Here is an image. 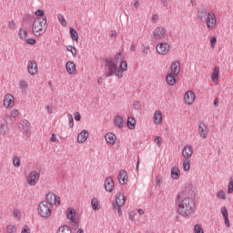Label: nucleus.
<instances>
[{"mask_svg":"<svg viewBox=\"0 0 233 233\" xmlns=\"http://www.w3.org/2000/svg\"><path fill=\"white\" fill-rule=\"evenodd\" d=\"M44 203H48L51 208L54 205L59 207V205H61V198L56 196L54 193H48L46 197V200H44Z\"/></svg>","mask_w":233,"mask_h":233,"instance_id":"obj_8","label":"nucleus"},{"mask_svg":"<svg viewBox=\"0 0 233 233\" xmlns=\"http://www.w3.org/2000/svg\"><path fill=\"white\" fill-rule=\"evenodd\" d=\"M23 127H25V129L24 130L25 132H28V130H30V123L24 122Z\"/></svg>","mask_w":233,"mask_h":233,"instance_id":"obj_56","label":"nucleus"},{"mask_svg":"<svg viewBox=\"0 0 233 233\" xmlns=\"http://www.w3.org/2000/svg\"><path fill=\"white\" fill-rule=\"evenodd\" d=\"M198 135L202 139L208 137V126L205 122L198 123Z\"/></svg>","mask_w":233,"mask_h":233,"instance_id":"obj_13","label":"nucleus"},{"mask_svg":"<svg viewBox=\"0 0 233 233\" xmlns=\"http://www.w3.org/2000/svg\"><path fill=\"white\" fill-rule=\"evenodd\" d=\"M209 41H210L211 48H215L216 43H218V38H216V36L212 35V36H210Z\"/></svg>","mask_w":233,"mask_h":233,"instance_id":"obj_42","label":"nucleus"},{"mask_svg":"<svg viewBox=\"0 0 233 233\" xmlns=\"http://www.w3.org/2000/svg\"><path fill=\"white\" fill-rule=\"evenodd\" d=\"M74 116L76 121H81V114H79V112H75Z\"/></svg>","mask_w":233,"mask_h":233,"instance_id":"obj_55","label":"nucleus"},{"mask_svg":"<svg viewBox=\"0 0 233 233\" xmlns=\"http://www.w3.org/2000/svg\"><path fill=\"white\" fill-rule=\"evenodd\" d=\"M26 45H35L36 41L34 38H27L25 40Z\"/></svg>","mask_w":233,"mask_h":233,"instance_id":"obj_52","label":"nucleus"},{"mask_svg":"<svg viewBox=\"0 0 233 233\" xmlns=\"http://www.w3.org/2000/svg\"><path fill=\"white\" fill-rule=\"evenodd\" d=\"M27 72L29 74V76H37L38 72H39V68L37 66V62H35V60H30L27 62Z\"/></svg>","mask_w":233,"mask_h":233,"instance_id":"obj_10","label":"nucleus"},{"mask_svg":"<svg viewBox=\"0 0 233 233\" xmlns=\"http://www.w3.org/2000/svg\"><path fill=\"white\" fill-rule=\"evenodd\" d=\"M69 34L73 41H77L79 39V35L77 34V31L74 29V27H70Z\"/></svg>","mask_w":233,"mask_h":233,"instance_id":"obj_32","label":"nucleus"},{"mask_svg":"<svg viewBox=\"0 0 233 233\" xmlns=\"http://www.w3.org/2000/svg\"><path fill=\"white\" fill-rule=\"evenodd\" d=\"M130 51L131 52H136V45L135 44H132L131 46H130Z\"/></svg>","mask_w":233,"mask_h":233,"instance_id":"obj_60","label":"nucleus"},{"mask_svg":"<svg viewBox=\"0 0 233 233\" xmlns=\"http://www.w3.org/2000/svg\"><path fill=\"white\" fill-rule=\"evenodd\" d=\"M198 17L200 21H205L206 26L208 30H214L218 20L216 19V13L208 11L205 8L198 11Z\"/></svg>","mask_w":233,"mask_h":233,"instance_id":"obj_3","label":"nucleus"},{"mask_svg":"<svg viewBox=\"0 0 233 233\" xmlns=\"http://www.w3.org/2000/svg\"><path fill=\"white\" fill-rule=\"evenodd\" d=\"M88 130L83 129L80 133L77 135V143L80 145H83V143H86V139H88Z\"/></svg>","mask_w":233,"mask_h":233,"instance_id":"obj_19","label":"nucleus"},{"mask_svg":"<svg viewBox=\"0 0 233 233\" xmlns=\"http://www.w3.org/2000/svg\"><path fill=\"white\" fill-rule=\"evenodd\" d=\"M179 72H181V64L179 63V61L173 62L170 66V74L179 76Z\"/></svg>","mask_w":233,"mask_h":233,"instance_id":"obj_22","label":"nucleus"},{"mask_svg":"<svg viewBox=\"0 0 233 233\" xmlns=\"http://www.w3.org/2000/svg\"><path fill=\"white\" fill-rule=\"evenodd\" d=\"M66 70L69 76H76L77 74V67L74 61H67L66 63Z\"/></svg>","mask_w":233,"mask_h":233,"instance_id":"obj_14","label":"nucleus"},{"mask_svg":"<svg viewBox=\"0 0 233 233\" xmlns=\"http://www.w3.org/2000/svg\"><path fill=\"white\" fill-rule=\"evenodd\" d=\"M104 187L106 192H112V190H114V179H112V177L106 178Z\"/></svg>","mask_w":233,"mask_h":233,"instance_id":"obj_24","label":"nucleus"},{"mask_svg":"<svg viewBox=\"0 0 233 233\" xmlns=\"http://www.w3.org/2000/svg\"><path fill=\"white\" fill-rule=\"evenodd\" d=\"M176 77H177V76L174 75V73H168L166 76V83L169 85V86H174L177 83Z\"/></svg>","mask_w":233,"mask_h":233,"instance_id":"obj_26","label":"nucleus"},{"mask_svg":"<svg viewBox=\"0 0 233 233\" xmlns=\"http://www.w3.org/2000/svg\"><path fill=\"white\" fill-rule=\"evenodd\" d=\"M170 176L171 179H173L174 181H177V179L181 177V169H179V167H172L170 170Z\"/></svg>","mask_w":233,"mask_h":233,"instance_id":"obj_18","label":"nucleus"},{"mask_svg":"<svg viewBox=\"0 0 233 233\" xmlns=\"http://www.w3.org/2000/svg\"><path fill=\"white\" fill-rule=\"evenodd\" d=\"M66 216L71 223H76V216H77V214H76V209L74 208H68L66 210Z\"/></svg>","mask_w":233,"mask_h":233,"instance_id":"obj_17","label":"nucleus"},{"mask_svg":"<svg viewBox=\"0 0 233 233\" xmlns=\"http://www.w3.org/2000/svg\"><path fill=\"white\" fill-rule=\"evenodd\" d=\"M13 216L15 219H21V211H19L18 209H15L13 211Z\"/></svg>","mask_w":233,"mask_h":233,"instance_id":"obj_46","label":"nucleus"},{"mask_svg":"<svg viewBox=\"0 0 233 233\" xmlns=\"http://www.w3.org/2000/svg\"><path fill=\"white\" fill-rule=\"evenodd\" d=\"M21 233H30V228L28 226H25Z\"/></svg>","mask_w":233,"mask_h":233,"instance_id":"obj_57","label":"nucleus"},{"mask_svg":"<svg viewBox=\"0 0 233 233\" xmlns=\"http://www.w3.org/2000/svg\"><path fill=\"white\" fill-rule=\"evenodd\" d=\"M66 50L68 52H71L73 57H76V56H77V49H76L75 46H66Z\"/></svg>","mask_w":233,"mask_h":233,"instance_id":"obj_37","label":"nucleus"},{"mask_svg":"<svg viewBox=\"0 0 233 233\" xmlns=\"http://www.w3.org/2000/svg\"><path fill=\"white\" fill-rule=\"evenodd\" d=\"M91 207L92 209L95 210V212H97V210H101V200L97 198H93L91 199Z\"/></svg>","mask_w":233,"mask_h":233,"instance_id":"obj_27","label":"nucleus"},{"mask_svg":"<svg viewBox=\"0 0 233 233\" xmlns=\"http://www.w3.org/2000/svg\"><path fill=\"white\" fill-rule=\"evenodd\" d=\"M41 177V174L37 172L36 170L31 171L27 176L25 177V181L29 187H35L37 183H39V179Z\"/></svg>","mask_w":233,"mask_h":233,"instance_id":"obj_6","label":"nucleus"},{"mask_svg":"<svg viewBox=\"0 0 233 233\" xmlns=\"http://www.w3.org/2000/svg\"><path fill=\"white\" fill-rule=\"evenodd\" d=\"M15 26H16L15 21L10 20L8 23V28H10V30H15Z\"/></svg>","mask_w":233,"mask_h":233,"instance_id":"obj_48","label":"nucleus"},{"mask_svg":"<svg viewBox=\"0 0 233 233\" xmlns=\"http://www.w3.org/2000/svg\"><path fill=\"white\" fill-rule=\"evenodd\" d=\"M168 1L170 0H161V3L164 5V6H167L168 5Z\"/></svg>","mask_w":233,"mask_h":233,"instance_id":"obj_61","label":"nucleus"},{"mask_svg":"<svg viewBox=\"0 0 233 233\" xmlns=\"http://www.w3.org/2000/svg\"><path fill=\"white\" fill-rule=\"evenodd\" d=\"M18 35L20 39H26L28 33L25 29H19Z\"/></svg>","mask_w":233,"mask_h":233,"instance_id":"obj_38","label":"nucleus"},{"mask_svg":"<svg viewBox=\"0 0 233 233\" xmlns=\"http://www.w3.org/2000/svg\"><path fill=\"white\" fill-rule=\"evenodd\" d=\"M194 101H196V93L192 90H187L184 93V103L185 105L190 106L194 105Z\"/></svg>","mask_w":233,"mask_h":233,"instance_id":"obj_11","label":"nucleus"},{"mask_svg":"<svg viewBox=\"0 0 233 233\" xmlns=\"http://www.w3.org/2000/svg\"><path fill=\"white\" fill-rule=\"evenodd\" d=\"M38 216L43 219H49L52 216V207L46 202H40L37 208Z\"/></svg>","mask_w":233,"mask_h":233,"instance_id":"obj_5","label":"nucleus"},{"mask_svg":"<svg viewBox=\"0 0 233 233\" xmlns=\"http://www.w3.org/2000/svg\"><path fill=\"white\" fill-rule=\"evenodd\" d=\"M182 167L184 172H188V170H190V159L184 158Z\"/></svg>","mask_w":233,"mask_h":233,"instance_id":"obj_34","label":"nucleus"},{"mask_svg":"<svg viewBox=\"0 0 233 233\" xmlns=\"http://www.w3.org/2000/svg\"><path fill=\"white\" fill-rule=\"evenodd\" d=\"M46 31V19L37 17L33 23V33L35 35H43Z\"/></svg>","mask_w":233,"mask_h":233,"instance_id":"obj_4","label":"nucleus"},{"mask_svg":"<svg viewBox=\"0 0 233 233\" xmlns=\"http://www.w3.org/2000/svg\"><path fill=\"white\" fill-rule=\"evenodd\" d=\"M133 106H134V108H136V110H138L140 106L139 102H134Z\"/></svg>","mask_w":233,"mask_h":233,"instance_id":"obj_58","label":"nucleus"},{"mask_svg":"<svg viewBox=\"0 0 233 233\" xmlns=\"http://www.w3.org/2000/svg\"><path fill=\"white\" fill-rule=\"evenodd\" d=\"M6 232L7 233H15V232H17V228H15V226H14V225H8L6 227Z\"/></svg>","mask_w":233,"mask_h":233,"instance_id":"obj_40","label":"nucleus"},{"mask_svg":"<svg viewBox=\"0 0 233 233\" xmlns=\"http://www.w3.org/2000/svg\"><path fill=\"white\" fill-rule=\"evenodd\" d=\"M211 79L213 83H218V81L219 80V67H215L213 69Z\"/></svg>","mask_w":233,"mask_h":233,"instance_id":"obj_30","label":"nucleus"},{"mask_svg":"<svg viewBox=\"0 0 233 233\" xmlns=\"http://www.w3.org/2000/svg\"><path fill=\"white\" fill-rule=\"evenodd\" d=\"M157 53L159 56H167L170 52V45L168 43H159L156 47Z\"/></svg>","mask_w":233,"mask_h":233,"instance_id":"obj_12","label":"nucleus"},{"mask_svg":"<svg viewBox=\"0 0 233 233\" xmlns=\"http://www.w3.org/2000/svg\"><path fill=\"white\" fill-rule=\"evenodd\" d=\"M117 179L120 185H127V183H128V175L127 174V171L123 169L120 170Z\"/></svg>","mask_w":233,"mask_h":233,"instance_id":"obj_20","label":"nucleus"},{"mask_svg":"<svg viewBox=\"0 0 233 233\" xmlns=\"http://www.w3.org/2000/svg\"><path fill=\"white\" fill-rule=\"evenodd\" d=\"M194 196H196V190L190 185L177 196V212L179 216L189 218V216L194 214V210H196Z\"/></svg>","mask_w":233,"mask_h":233,"instance_id":"obj_1","label":"nucleus"},{"mask_svg":"<svg viewBox=\"0 0 233 233\" xmlns=\"http://www.w3.org/2000/svg\"><path fill=\"white\" fill-rule=\"evenodd\" d=\"M67 118L69 121V127L74 128V116H72V115L68 114Z\"/></svg>","mask_w":233,"mask_h":233,"instance_id":"obj_47","label":"nucleus"},{"mask_svg":"<svg viewBox=\"0 0 233 233\" xmlns=\"http://www.w3.org/2000/svg\"><path fill=\"white\" fill-rule=\"evenodd\" d=\"M76 233H85V230H83L82 228L77 229Z\"/></svg>","mask_w":233,"mask_h":233,"instance_id":"obj_64","label":"nucleus"},{"mask_svg":"<svg viewBox=\"0 0 233 233\" xmlns=\"http://www.w3.org/2000/svg\"><path fill=\"white\" fill-rule=\"evenodd\" d=\"M105 141L107 143V145L114 147L117 141V137L113 132H107L105 135Z\"/></svg>","mask_w":233,"mask_h":233,"instance_id":"obj_15","label":"nucleus"},{"mask_svg":"<svg viewBox=\"0 0 233 233\" xmlns=\"http://www.w3.org/2000/svg\"><path fill=\"white\" fill-rule=\"evenodd\" d=\"M13 165L14 167H21V159H19L17 157H14V160H13Z\"/></svg>","mask_w":233,"mask_h":233,"instance_id":"obj_45","label":"nucleus"},{"mask_svg":"<svg viewBox=\"0 0 233 233\" xmlns=\"http://www.w3.org/2000/svg\"><path fill=\"white\" fill-rule=\"evenodd\" d=\"M214 105H215V106H219V100L215 99Z\"/></svg>","mask_w":233,"mask_h":233,"instance_id":"obj_62","label":"nucleus"},{"mask_svg":"<svg viewBox=\"0 0 233 233\" xmlns=\"http://www.w3.org/2000/svg\"><path fill=\"white\" fill-rule=\"evenodd\" d=\"M0 132L3 134V136H6L7 134H10V128L7 125L2 124L0 126Z\"/></svg>","mask_w":233,"mask_h":233,"instance_id":"obj_33","label":"nucleus"},{"mask_svg":"<svg viewBox=\"0 0 233 233\" xmlns=\"http://www.w3.org/2000/svg\"><path fill=\"white\" fill-rule=\"evenodd\" d=\"M167 38V29L165 27L158 26L155 28L152 33V39L154 41H163Z\"/></svg>","mask_w":233,"mask_h":233,"instance_id":"obj_7","label":"nucleus"},{"mask_svg":"<svg viewBox=\"0 0 233 233\" xmlns=\"http://www.w3.org/2000/svg\"><path fill=\"white\" fill-rule=\"evenodd\" d=\"M154 143L157 145V147H161L163 140L161 139V137H156L154 139Z\"/></svg>","mask_w":233,"mask_h":233,"instance_id":"obj_49","label":"nucleus"},{"mask_svg":"<svg viewBox=\"0 0 233 233\" xmlns=\"http://www.w3.org/2000/svg\"><path fill=\"white\" fill-rule=\"evenodd\" d=\"M116 205H114V207H123L125 205V195H123V193L118 192L116 195Z\"/></svg>","mask_w":233,"mask_h":233,"instance_id":"obj_25","label":"nucleus"},{"mask_svg":"<svg viewBox=\"0 0 233 233\" xmlns=\"http://www.w3.org/2000/svg\"><path fill=\"white\" fill-rule=\"evenodd\" d=\"M106 77L116 76L118 79H121L123 78V73L128 70V65L127 61L123 60V55L118 53L115 56L113 60L106 61Z\"/></svg>","mask_w":233,"mask_h":233,"instance_id":"obj_2","label":"nucleus"},{"mask_svg":"<svg viewBox=\"0 0 233 233\" xmlns=\"http://www.w3.org/2000/svg\"><path fill=\"white\" fill-rule=\"evenodd\" d=\"M127 127L129 130H135L136 128V118L129 116L127 117Z\"/></svg>","mask_w":233,"mask_h":233,"instance_id":"obj_31","label":"nucleus"},{"mask_svg":"<svg viewBox=\"0 0 233 233\" xmlns=\"http://www.w3.org/2000/svg\"><path fill=\"white\" fill-rule=\"evenodd\" d=\"M217 198L218 199H227V194L225 193V191H223V189H221L217 193Z\"/></svg>","mask_w":233,"mask_h":233,"instance_id":"obj_39","label":"nucleus"},{"mask_svg":"<svg viewBox=\"0 0 233 233\" xmlns=\"http://www.w3.org/2000/svg\"><path fill=\"white\" fill-rule=\"evenodd\" d=\"M153 123L155 125H161L163 123V113L161 110H157L154 112Z\"/></svg>","mask_w":233,"mask_h":233,"instance_id":"obj_21","label":"nucleus"},{"mask_svg":"<svg viewBox=\"0 0 233 233\" xmlns=\"http://www.w3.org/2000/svg\"><path fill=\"white\" fill-rule=\"evenodd\" d=\"M114 123L117 128H123L125 127V119L121 116H116L114 118Z\"/></svg>","mask_w":233,"mask_h":233,"instance_id":"obj_28","label":"nucleus"},{"mask_svg":"<svg viewBox=\"0 0 233 233\" xmlns=\"http://www.w3.org/2000/svg\"><path fill=\"white\" fill-rule=\"evenodd\" d=\"M10 117H13V118L19 117V109H12L10 111Z\"/></svg>","mask_w":233,"mask_h":233,"instance_id":"obj_41","label":"nucleus"},{"mask_svg":"<svg viewBox=\"0 0 233 233\" xmlns=\"http://www.w3.org/2000/svg\"><path fill=\"white\" fill-rule=\"evenodd\" d=\"M35 15H36L37 17H43L45 15V11L37 9L35 13Z\"/></svg>","mask_w":233,"mask_h":233,"instance_id":"obj_50","label":"nucleus"},{"mask_svg":"<svg viewBox=\"0 0 233 233\" xmlns=\"http://www.w3.org/2000/svg\"><path fill=\"white\" fill-rule=\"evenodd\" d=\"M19 88H20L22 94H26V92L28 90V82L25 79H22L19 82Z\"/></svg>","mask_w":233,"mask_h":233,"instance_id":"obj_29","label":"nucleus"},{"mask_svg":"<svg viewBox=\"0 0 233 233\" xmlns=\"http://www.w3.org/2000/svg\"><path fill=\"white\" fill-rule=\"evenodd\" d=\"M46 110L47 114H52L54 112V106H52V105H47L46 106Z\"/></svg>","mask_w":233,"mask_h":233,"instance_id":"obj_51","label":"nucleus"},{"mask_svg":"<svg viewBox=\"0 0 233 233\" xmlns=\"http://www.w3.org/2000/svg\"><path fill=\"white\" fill-rule=\"evenodd\" d=\"M220 212H221L222 217L224 218L225 226L228 228H230V219H228V210H227V208L223 207V208H221Z\"/></svg>","mask_w":233,"mask_h":233,"instance_id":"obj_23","label":"nucleus"},{"mask_svg":"<svg viewBox=\"0 0 233 233\" xmlns=\"http://www.w3.org/2000/svg\"><path fill=\"white\" fill-rule=\"evenodd\" d=\"M121 207L122 206H114L115 210H117V212H118V216L123 215V211L121 210Z\"/></svg>","mask_w":233,"mask_h":233,"instance_id":"obj_54","label":"nucleus"},{"mask_svg":"<svg viewBox=\"0 0 233 233\" xmlns=\"http://www.w3.org/2000/svg\"><path fill=\"white\" fill-rule=\"evenodd\" d=\"M3 105L4 107H5L6 109L14 108V106H15V98L12 94H6L4 96Z\"/></svg>","mask_w":233,"mask_h":233,"instance_id":"obj_9","label":"nucleus"},{"mask_svg":"<svg viewBox=\"0 0 233 233\" xmlns=\"http://www.w3.org/2000/svg\"><path fill=\"white\" fill-rule=\"evenodd\" d=\"M161 183H163V179H161V177H156V185L157 187H161Z\"/></svg>","mask_w":233,"mask_h":233,"instance_id":"obj_53","label":"nucleus"},{"mask_svg":"<svg viewBox=\"0 0 233 233\" xmlns=\"http://www.w3.org/2000/svg\"><path fill=\"white\" fill-rule=\"evenodd\" d=\"M58 17V21L60 23V25H62V26H67L68 23L66 22V19H65V15L59 14L57 15Z\"/></svg>","mask_w":233,"mask_h":233,"instance_id":"obj_36","label":"nucleus"},{"mask_svg":"<svg viewBox=\"0 0 233 233\" xmlns=\"http://www.w3.org/2000/svg\"><path fill=\"white\" fill-rule=\"evenodd\" d=\"M134 6H135V8H139V2H135L134 3Z\"/></svg>","mask_w":233,"mask_h":233,"instance_id":"obj_63","label":"nucleus"},{"mask_svg":"<svg viewBox=\"0 0 233 233\" xmlns=\"http://www.w3.org/2000/svg\"><path fill=\"white\" fill-rule=\"evenodd\" d=\"M194 155V148L192 146H185L182 149V156L184 159H190Z\"/></svg>","mask_w":233,"mask_h":233,"instance_id":"obj_16","label":"nucleus"},{"mask_svg":"<svg viewBox=\"0 0 233 233\" xmlns=\"http://www.w3.org/2000/svg\"><path fill=\"white\" fill-rule=\"evenodd\" d=\"M56 233H72V229L68 226H62L57 229Z\"/></svg>","mask_w":233,"mask_h":233,"instance_id":"obj_35","label":"nucleus"},{"mask_svg":"<svg viewBox=\"0 0 233 233\" xmlns=\"http://www.w3.org/2000/svg\"><path fill=\"white\" fill-rule=\"evenodd\" d=\"M233 192V178L229 179V184L228 186V194H232Z\"/></svg>","mask_w":233,"mask_h":233,"instance_id":"obj_44","label":"nucleus"},{"mask_svg":"<svg viewBox=\"0 0 233 233\" xmlns=\"http://www.w3.org/2000/svg\"><path fill=\"white\" fill-rule=\"evenodd\" d=\"M194 233H205V231L203 230V228L200 225L197 224L194 227Z\"/></svg>","mask_w":233,"mask_h":233,"instance_id":"obj_43","label":"nucleus"},{"mask_svg":"<svg viewBox=\"0 0 233 233\" xmlns=\"http://www.w3.org/2000/svg\"><path fill=\"white\" fill-rule=\"evenodd\" d=\"M51 141H52L53 143H56V141H57V137H56L55 134L52 135V137H51Z\"/></svg>","mask_w":233,"mask_h":233,"instance_id":"obj_59","label":"nucleus"}]
</instances>
